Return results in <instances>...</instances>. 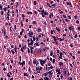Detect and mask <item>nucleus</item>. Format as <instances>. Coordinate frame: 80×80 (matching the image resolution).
I'll use <instances>...</instances> for the list:
<instances>
[{"mask_svg": "<svg viewBox=\"0 0 80 80\" xmlns=\"http://www.w3.org/2000/svg\"><path fill=\"white\" fill-rule=\"evenodd\" d=\"M35 45H36L37 47H39V44H38V42H36L35 43Z\"/></svg>", "mask_w": 80, "mask_h": 80, "instance_id": "27", "label": "nucleus"}, {"mask_svg": "<svg viewBox=\"0 0 80 80\" xmlns=\"http://www.w3.org/2000/svg\"><path fill=\"white\" fill-rule=\"evenodd\" d=\"M8 12V14H10V13H11V12H10V10L8 9V12Z\"/></svg>", "mask_w": 80, "mask_h": 80, "instance_id": "33", "label": "nucleus"}, {"mask_svg": "<svg viewBox=\"0 0 80 80\" xmlns=\"http://www.w3.org/2000/svg\"><path fill=\"white\" fill-rule=\"evenodd\" d=\"M46 70H47L48 68V65L47 64H46Z\"/></svg>", "mask_w": 80, "mask_h": 80, "instance_id": "62", "label": "nucleus"}, {"mask_svg": "<svg viewBox=\"0 0 80 80\" xmlns=\"http://www.w3.org/2000/svg\"><path fill=\"white\" fill-rule=\"evenodd\" d=\"M59 65L60 67H62V66H63V63L62 62H61L59 63Z\"/></svg>", "mask_w": 80, "mask_h": 80, "instance_id": "16", "label": "nucleus"}, {"mask_svg": "<svg viewBox=\"0 0 80 80\" xmlns=\"http://www.w3.org/2000/svg\"><path fill=\"white\" fill-rule=\"evenodd\" d=\"M52 37L53 38V40L54 41H55L56 44L57 45H58V40H60V41L61 42V40H62V38H57L55 37L54 36H52Z\"/></svg>", "mask_w": 80, "mask_h": 80, "instance_id": "2", "label": "nucleus"}, {"mask_svg": "<svg viewBox=\"0 0 80 80\" xmlns=\"http://www.w3.org/2000/svg\"><path fill=\"white\" fill-rule=\"evenodd\" d=\"M66 4L68 5H70L69 6L70 7H72V3L71 2H66Z\"/></svg>", "mask_w": 80, "mask_h": 80, "instance_id": "10", "label": "nucleus"}, {"mask_svg": "<svg viewBox=\"0 0 80 80\" xmlns=\"http://www.w3.org/2000/svg\"><path fill=\"white\" fill-rule=\"evenodd\" d=\"M39 39V38H38V37H36V41H38Z\"/></svg>", "mask_w": 80, "mask_h": 80, "instance_id": "59", "label": "nucleus"}, {"mask_svg": "<svg viewBox=\"0 0 80 80\" xmlns=\"http://www.w3.org/2000/svg\"><path fill=\"white\" fill-rule=\"evenodd\" d=\"M1 15L3 16V14H4V12H3V11H1Z\"/></svg>", "mask_w": 80, "mask_h": 80, "instance_id": "30", "label": "nucleus"}, {"mask_svg": "<svg viewBox=\"0 0 80 80\" xmlns=\"http://www.w3.org/2000/svg\"><path fill=\"white\" fill-rule=\"evenodd\" d=\"M22 18H24V17H25V15L24 14H23L22 15Z\"/></svg>", "mask_w": 80, "mask_h": 80, "instance_id": "56", "label": "nucleus"}, {"mask_svg": "<svg viewBox=\"0 0 80 80\" xmlns=\"http://www.w3.org/2000/svg\"><path fill=\"white\" fill-rule=\"evenodd\" d=\"M47 5H48V6H49V7H50V8H52V6L50 5H50V4H49V3H47Z\"/></svg>", "mask_w": 80, "mask_h": 80, "instance_id": "29", "label": "nucleus"}, {"mask_svg": "<svg viewBox=\"0 0 80 80\" xmlns=\"http://www.w3.org/2000/svg\"><path fill=\"white\" fill-rule=\"evenodd\" d=\"M76 23H77V24H79V21L77 20L76 21Z\"/></svg>", "mask_w": 80, "mask_h": 80, "instance_id": "50", "label": "nucleus"}, {"mask_svg": "<svg viewBox=\"0 0 80 80\" xmlns=\"http://www.w3.org/2000/svg\"><path fill=\"white\" fill-rule=\"evenodd\" d=\"M6 14L8 16H7V18H8L7 20H9V19H10V15L8 13V12H7Z\"/></svg>", "mask_w": 80, "mask_h": 80, "instance_id": "12", "label": "nucleus"}, {"mask_svg": "<svg viewBox=\"0 0 80 80\" xmlns=\"http://www.w3.org/2000/svg\"><path fill=\"white\" fill-rule=\"evenodd\" d=\"M50 55L51 57H52V55H53V52H51L50 53Z\"/></svg>", "mask_w": 80, "mask_h": 80, "instance_id": "48", "label": "nucleus"}, {"mask_svg": "<svg viewBox=\"0 0 80 80\" xmlns=\"http://www.w3.org/2000/svg\"><path fill=\"white\" fill-rule=\"evenodd\" d=\"M51 6V7H55V6H56V4L55 3L54 4H52Z\"/></svg>", "mask_w": 80, "mask_h": 80, "instance_id": "44", "label": "nucleus"}, {"mask_svg": "<svg viewBox=\"0 0 80 80\" xmlns=\"http://www.w3.org/2000/svg\"><path fill=\"white\" fill-rule=\"evenodd\" d=\"M78 37V36L77 34H76L75 36H74V38H77Z\"/></svg>", "mask_w": 80, "mask_h": 80, "instance_id": "35", "label": "nucleus"}, {"mask_svg": "<svg viewBox=\"0 0 80 80\" xmlns=\"http://www.w3.org/2000/svg\"><path fill=\"white\" fill-rule=\"evenodd\" d=\"M33 62L34 65H35V64H37V61H35V60H34L33 61Z\"/></svg>", "mask_w": 80, "mask_h": 80, "instance_id": "24", "label": "nucleus"}, {"mask_svg": "<svg viewBox=\"0 0 80 80\" xmlns=\"http://www.w3.org/2000/svg\"><path fill=\"white\" fill-rule=\"evenodd\" d=\"M28 34L29 35V37H32V35H33V32H32V30L29 31V33H28Z\"/></svg>", "mask_w": 80, "mask_h": 80, "instance_id": "6", "label": "nucleus"}, {"mask_svg": "<svg viewBox=\"0 0 80 80\" xmlns=\"http://www.w3.org/2000/svg\"><path fill=\"white\" fill-rule=\"evenodd\" d=\"M49 68L50 69H53V66L51 65L50 67H49Z\"/></svg>", "mask_w": 80, "mask_h": 80, "instance_id": "40", "label": "nucleus"}, {"mask_svg": "<svg viewBox=\"0 0 80 80\" xmlns=\"http://www.w3.org/2000/svg\"><path fill=\"white\" fill-rule=\"evenodd\" d=\"M30 41L31 42H28V46L33 45V43H34V42H33V40H32V38H30Z\"/></svg>", "mask_w": 80, "mask_h": 80, "instance_id": "3", "label": "nucleus"}, {"mask_svg": "<svg viewBox=\"0 0 80 80\" xmlns=\"http://www.w3.org/2000/svg\"><path fill=\"white\" fill-rule=\"evenodd\" d=\"M68 18H69V19H71V16H70V15H69L68 16Z\"/></svg>", "mask_w": 80, "mask_h": 80, "instance_id": "52", "label": "nucleus"}, {"mask_svg": "<svg viewBox=\"0 0 80 80\" xmlns=\"http://www.w3.org/2000/svg\"><path fill=\"white\" fill-rule=\"evenodd\" d=\"M34 13L35 15H37V12L36 11H34Z\"/></svg>", "mask_w": 80, "mask_h": 80, "instance_id": "47", "label": "nucleus"}, {"mask_svg": "<svg viewBox=\"0 0 80 80\" xmlns=\"http://www.w3.org/2000/svg\"><path fill=\"white\" fill-rule=\"evenodd\" d=\"M56 61V60H55V59H53V61L52 62V63H55V62Z\"/></svg>", "mask_w": 80, "mask_h": 80, "instance_id": "43", "label": "nucleus"}, {"mask_svg": "<svg viewBox=\"0 0 80 80\" xmlns=\"http://www.w3.org/2000/svg\"><path fill=\"white\" fill-rule=\"evenodd\" d=\"M12 27H10V30L11 32H12L13 31L12 30Z\"/></svg>", "mask_w": 80, "mask_h": 80, "instance_id": "58", "label": "nucleus"}, {"mask_svg": "<svg viewBox=\"0 0 80 80\" xmlns=\"http://www.w3.org/2000/svg\"><path fill=\"white\" fill-rule=\"evenodd\" d=\"M33 41H35V40H36V38H35V37L34 36L33 37Z\"/></svg>", "mask_w": 80, "mask_h": 80, "instance_id": "32", "label": "nucleus"}, {"mask_svg": "<svg viewBox=\"0 0 80 80\" xmlns=\"http://www.w3.org/2000/svg\"><path fill=\"white\" fill-rule=\"evenodd\" d=\"M52 72V70L50 71H49L48 72V73L49 74L48 76L50 78H51V77H52V74H53V73Z\"/></svg>", "mask_w": 80, "mask_h": 80, "instance_id": "8", "label": "nucleus"}, {"mask_svg": "<svg viewBox=\"0 0 80 80\" xmlns=\"http://www.w3.org/2000/svg\"><path fill=\"white\" fill-rule=\"evenodd\" d=\"M14 30H17V27L16 25H14Z\"/></svg>", "mask_w": 80, "mask_h": 80, "instance_id": "54", "label": "nucleus"}, {"mask_svg": "<svg viewBox=\"0 0 80 80\" xmlns=\"http://www.w3.org/2000/svg\"><path fill=\"white\" fill-rule=\"evenodd\" d=\"M44 80H50V79L48 77H45V78H44Z\"/></svg>", "mask_w": 80, "mask_h": 80, "instance_id": "18", "label": "nucleus"}, {"mask_svg": "<svg viewBox=\"0 0 80 80\" xmlns=\"http://www.w3.org/2000/svg\"><path fill=\"white\" fill-rule=\"evenodd\" d=\"M49 60L51 61L52 62H53V59H52V58H50L49 59Z\"/></svg>", "mask_w": 80, "mask_h": 80, "instance_id": "45", "label": "nucleus"}, {"mask_svg": "<svg viewBox=\"0 0 80 80\" xmlns=\"http://www.w3.org/2000/svg\"><path fill=\"white\" fill-rule=\"evenodd\" d=\"M17 46H15V48H14V52H15V53H17Z\"/></svg>", "mask_w": 80, "mask_h": 80, "instance_id": "14", "label": "nucleus"}, {"mask_svg": "<svg viewBox=\"0 0 80 80\" xmlns=\"http://www.w3.org/2000/svg\"><path fill=\"white\" fill-rule=\"evenodd\" d=\"M36 72L38 73H40V68L39 67H37L36 68Z\"/></svg>", "mask_w": 80, "mask_h": 80, "instance_id": "7", "label": "nucleus"}, {"mask_svg": "<svg viewBox=\"0 0 80 80\" xmlns=\"http://www.w3.org/2000/svg\"><path fill=\"white\" fill-rule=\"evenodd\" d=\"M33 13H32V12H27V14L28 15H29V14H30L31 15H32Z\"/></svg>", "mask_w": 80, "mask_h": 80, "instance_id": "23", "label": "nucleus"}, {"mask_svg": "<svg viewBox=\"0 0 80 80\" xmlns=\"http://www.w3.org/2000/svg\"><path fill=\"white\" fill-rule=\"evenodd\" d=\"M59 55L60 56H59V58L58 59H62L63 58V56L62 55H63V53H62V52H60L59 53Z\"/></svg>", "mask_w": 80, "mask_h": 80, "instance_id": "9", "label": "nucleus"}, {"mask_svg": "<svg viewBox=\"0 0 80 80\" xmlns=\"http://www.w3.org/2000/svg\"><path fill=\"white\" fill-rule=\"evenodd\" d=\"M51 35H52V34H53V31L51 30Z\"/></svg>", "mask_w": 80, "mask_h": 80, "instance_id": "64", "label": "nucleus"}, {"mask_svg": "<svg viewBox=\"0 0 80 80\" xmlns=\"http://www.w3.org/2000/svg\"><path fill=\"white\" fill-rule=\"evenodd\" d=\"M7 7H5L4 8H3V9L4 10V11H5V12H6V11H7Z\"/></svg>", "mask_w": 80, "mask_h": 80, "instance_id": "34", "label": "nucleus"}, {"mask_svg": "<svg viewBox=\"0 0 80 80\" xmlns=\"http://www.w3.org/2000/svg\"><path fill=\"white\" fill-rule=\"evenodd\" d=\"M7 34V32L4 30H3V34H4V36H5L6 35V34Z\"/></svg>", "mask_w": 80, "mask_h": 80, "instance_id": "21", "label": "nucleus"}, {"mask_svg": "<svg viewBox=\"0 0 80 80\" xmlns=\"http://www.w3.org/2000/svg\"><path fill=\"white\" fill-rule=\"evenodd\" d=\"M28 53H30V49H29V48H28Z\"/></svg>", "mask_w": 80, "mask_h": 80, "instance_id": "28", "label": "nucleus"}, {"mask_svg": "<svg viewBox=\"0 0 80 80\" xmlns=\"http://www.w3.org/2000/svg\"><path fill=\"white\" fill-rule=\"evenodd\" d=\"M23 48H21V51L22 52H24V51L23 50Z\"/></svg>", "mask_w": 80, "mask_h": 80, "instance_id": "46", "label": "nucleus"}, {"mask_svg": "<svg viewBox=\"0 0 80 80\" xmlns=\"http://www.w3.org/2000/svg\"><path fill=\"white\" fill-rule=\"evenodd\" d=\"M70 55H71V57H72L74 60H75V56H73L72 55V53L71 52L69 53Z\"/></svg>", "mask_w": 80, "mask_h": 80, "instance_id": "13", "label": "nucleus"}, {"mask_svg": "<svg viewBox=\"0 0 80 80\" xmlns=\"http://www.w3.org/2000/svg\"><path fill=\"white\" fill-rule=\"evenodd\" d=\"M36 31L38 32H42V29L40 28H39L37 30H36Z\"/></svg>", "mask_w": 80, "mask_h": 80, "instance_id": "11", "label": "nucleus"}, {"mask_svg": "<svg viewBox=\"0 0 80 80\" xmlns=\"http://www.w3.org/2000/svg\"><path fill=\"white\" fill-rule=\"evenodd\" d=\"M24 31V29H22V31H21L20 32V35H22V33H23V32Z\"/></svg>", "mask_w": 80, "mask_h": 80, "instance_id": "22", "label": "nucleus"}, {"mask_svg": "<svg viewBox=\"0 0 80 80\" xmlns=\"http://www.w3.org/2000/svg\"><path fill=\"white\" fill-rule=\"evenodd\" d=\"M20 61H22V56L20 55L19 57Z\"/></svg>", "mask_w": 80, "mask_h": 80, "instance_id": "37", "label": "nucleus"}, {"mask_svg": "<svg viewBox=\"0 0 80 80\" xmlns=\"http://www.w3.org/2000/svg\"><path fill=\"white\" fill-rule=\"evenodd\" d=\"M47 59L48 60H50V57L49 56H48L47 57Z\"/></svg>", "mask_w": 80, "mask_h": 80, "instance_id": "38", "label": "nucleus"}, {"mask_svg": "<svg viewBox=\"0 0 80 80\" xmlns=\"http://www.w3.org/2000/svg\"><path fill=\"white\" fill-rule=\"evenodd\" d=\"M34 49V48L33 47H31L30 49L31 50V53L32 54V53H33V50Z\"/></svg>", "mask_w": 80, "mask_h": 80, "instance_id": "15", "label": "nucleus"}, {"mask_svg": "<svg viewBox=\"0 0 80 80\" xmlns=\"http://www.w3.org/2000/svg\"><path fill=\"white\" fill-rule=\"evenodd\" d=\"M46 62H45V61L43 60H43H41L40 61L41 65V66L42 67H43V66H44L43 64H45Z\"/></svg>", "mask_w": 80, "mask_h": 80, "instance_id": "5", "label": "nucleus"}, {"mask_svg": "<svg viewBox=\"0 0 80 80\" xmlns=\"http://www.w3.org/2000/svg\"><path fill=\"white\" fill-rule=\"evenodd\" d=\"M74 17L75 19H77V16L75 15L74 16Z\"/></svg>", "mask_w": 80, "mask_h": 80, "instance_id": "51", "label": "nucleus"}, {"mask_svg": "<svg viewBox=\"0 0 80 80\" xmlns=\"http://www.w3.org/2000/svg\"><path fill=\"white\" fill-rule=\"evenodd\" d=\"M24 76H26L27 77H28V75L27 74V73L24 72Z\"/></svg>", "mask_w": 80, "mask_h": 80, "instance_id": "25", "label": "nucleus"}, {"mask_svg": "<svg viewBox=\"0 0 80 80\" xmlns=\"http://www.w3.org/2000/svg\"><path fill=\"white\" fill-rule=\"evenodd\" d=\"M34 5H37V1H34Z\"/></svg>", "mask_w": 80, "mask_h": 80, "instance_id": "36", "label": "nucleus"}, {"mask_svg": "<svg viewBox=\"0 0 80 80\" xmlns=\"http://www.w3.org/2000/svg\"><path fill=\"white\" fill-rule=\"evenodd\" d=\"M37 12H41L40 13L41 15H42V16L43 18H46V17L45 15H47L48 16V12L46 11H45L44 10H42L41 11H40V10L38 9L37 10Z\"/></svg>", "mask_w": 80, "mask_h": 80, "instance_id": "1", "label": "nucleus"}, {"mask_svg": "<svg viewBox=\"0 0 80 80\" xmlns=\"http://www.w3.org/2000/svg\"><path fill=\"white\" fill-rule=\"evenodd\" d=\"M28 71L29 72H30V71H32V70L31 69V68H30V67L29 68Z\"/></svg>", "mask_w": 80, "mask_h": 80, "instance_id": "39", "label": "nucleus"}, {"mask_svg": "<svg viewBox=\"0 0 80 80\" xmlns=\"http://www.w3.org/2000/svg\"><path fill=\"white\" fill-rule=\"evenodd\" d=\"M63 17L64 18H66V17H67V16H66L64 15H63Z\"/></svg>", "mask_w": 80, "mask_h": 80, "instance_id": "60", "label": "nucleus"}, {"mask_svg": "<svg viewBox=\"0 0 80 80\" xmlns=\"http://www.w3.org/2000/svg\"><path fill=\"white\" fill-rule=\"evenodd\" d=\"M56 30H57V31H58V32L59 33L60 32V29H58V27H56Z\"/></svg>", "mask_w": 80, "mask_h": 80, "instance_id": "19", "label": "nucleus"}, {"mask_svg": "<svg viewBox=\"0 0 80 80\" xmlns=\"http://www.w3.org/2000/svg\"><path fill=\"white\" fill-rule=\"evenodd\" d=\"M11 51L12 52V54H14L15 53V52H14V51L13 50H11Z\"/></svg>", "mask_w": 80, "mask_h": 80, "instance_id": "49", "label": "nucleus"}, {"mask_svg": "<svg viewBox=\"0 0 80 80\" xmlns=\"http://www.w3.org/2000/svg\"><path fill=\"white\" fill-rule=\"evenodd\" d=\"M74 27L73 26H70V27H68V29L71 32L72 31V32H75V30H74Z\"/></svg>", "mask_w": 80, "mask_h": 80, "instance_id": "4", "label": "nucleus"}, {"mask_svg": "<svg viewBox=\"0 0 80 80\" xmlns=\"http://www.w3.org/2000/svg\"><path fill=\"white\" fill-rule=\"evenodd\" d=\"M7 51H8V52L9 53H12V52H11V51L10 50H9V49L8 48H7Z\"/></svg>", "mask_w": 80, "mask_h": 80, "instance_id": "31", "label": "nucleus"}, {"mask_svg": "<svg viewBox=\"0 0 80 80\" xmlns=\"http://www.w3.org/2000/svg\"><path fill=\"white\" fill-rule=\"evenodd\" d=\"M42 48H40L38 50V52L40 53H42Z\"/></svg>", "mask_w": 80, "mask_h": 80, "instance_id": "17", "label": "nucleus"}, {"mask_svg": "<svg viewBox=\"0 0 80 80\" xmlns=\"http://www.w3.org/2000/svg\"><path fill=\"white\" fill-rule=\"evenodd\" d=\"M66 74H67V72H66V70H65L64 72V75H66Z\"/></svg>", "mask_w": 80, "mask_h": 80, "instance_id": "42", "label": "nucleus"}, {"mask_svg": "<svg viewBox=\"0 0 80 80\" xmlns=\"http://www.w3.org/2000/svg\"><path fill=\"white\" fill-rule=\"evenodd\" d=\"M26 45H24V46L22 47V49H26Z\"/></svg>", "mask_w": 80, "mask_h": 80, "instance_id": "41", "label": "nucleus"}, {"mask_svg": "<svg viewBox=\"0 0 80 80\" xmlns=\"http://www.w3.org/2000/svg\"><path fill=\"white\" fill-rule=\"evenodd\" d=\"M28 22V19H27L26 20V23H27Z\"/></svg>", "mask_w": 80, "mask_h": 80, "instance_id": "61", "label": "nucleus"}, {"mask_svg": "<svg viewBox=\"0 0 80 80\" xmlns=\"http://www.w3.org/2000/svg\"><path fill=\"white\" fill-rule=\"evenodd\" d=\"M22 64H23V65H25V61H23L22 63Z\"/></svg>", "mask_w": 80, "mask_h": 80, "instance_id": "55", "label": "nucleus"}, {"mask_svg": "<svg viewBox=\"0 0 80 80\" xmlns=\"http://www.w3.org/2000/svg\"><path fill=\"white\" fill-rule=\"evenodd\" d=\"M60 71H61V70H60V69H57L56 70V72H60Z\"/></svg>", "mask_w": 80, "mask_h": 80, "instance_id": "26", "label": "nucleus"}, {"mask_svg": "<svg viewBox=\"0 0 80 80\" xmlns=\"http://www.w3.org/2000/svg\"><path fill=\"white\" fill-rule=\"evenodd\" d=\"M38 49H35L34 50V51H35V52H38Z\"/></svg>", "mask_w": 80, "mask_h": 80, "instance_id": "57", "label": "nucleus"}, {"mask_svg": "<svg viewBox=\"0 0 80 80\" xmlns=\"http://www.w3.org/2000/svg\"><path fill=\"white\" fill-rule=\"evenodd\" d=\"M32 24L33 25H36V24H37V22H36V21H34L33 22Z\"/></svg>", "mask_w": 80, "mask_h": 80, "instance_id": "20", "label": "nucleus"}, {"mask_svg": "<svg viewBox=\"0 0 80 80\" xmlns=\"http://www.w3.org/2000/svg\"><path fill=\"white\" fill-rule=\"evenodd\" d=\"M25 38H27V35H25L24 36Z\"/></svg>", "mask_w": 80, "mask_h": 80, "instance_id": "63", "label": "nucleus"}, {"mask_svg": "<svg viewBox=\"0 0 80 80\" xmlns=\"http://www.w3.org/2000/svg\"><path fill=\"white\" fill-rule=\"evenodd\" d=\"M5 37H6V39H7V38H9V37L8 36H6L5 35V36H4Z\"/></svg>", "mask_w": 80, "mask_h": 80, "instance_id": "53", "label": "nucleus"}]
</instances>
